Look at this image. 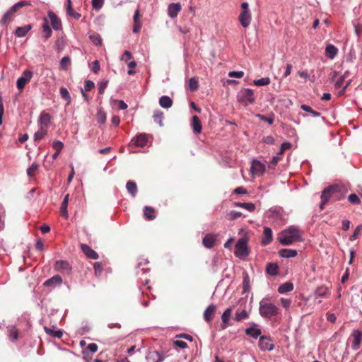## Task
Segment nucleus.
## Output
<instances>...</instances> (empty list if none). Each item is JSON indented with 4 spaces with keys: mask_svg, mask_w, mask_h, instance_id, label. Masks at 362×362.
<instances>
[{
    "mask_svg": "<svg viewBox=\"0 0 362 362\" xmlns=\"http://www.w3.org/2000/svg\"><path fill=\"white\" fill-rule=\"evenodd\" d=\"M154 122L158 123L160 127L163 126V113L160 110H156L153 114Z\"/></svg>",
    "mask_w": 362,
    "mask_h": 362,
    "instance_id": "obj_43",
    "label": "nucleus"
},
{
    "mask_svg": "<svg viewBox=\"0 0 362 362\" xmlns=\"http://www.w3.org/2000/svg\"><path fill=\"white\" fill-rule=\"evenodd\" d=\"M348 201L354 205H359L361 204V200L358 196L356 194H351L348 196Z\"/></svg>",
    "mask_w": 362,
    "mask_h": 362,
    "instance_id": "obj_53",
    "label": "nucleus"
},
{
    "mask_svg": "<svg viewBox=\"0 0 362 362\" xmlns=\"http://www.w3.org/2000/svg\"><path fill=\"white\" fill-rule=\"evenodd\" d=\"M300 108L304 110L305 112H309L310 114H312V115L313 117H319L320 115V113L314 110L313 109H312L310 106L307 105H301L300 106Z\"/></svg>",
    "mask_w": 362,
    "mask_h": 362,
    "instance_id": "obj_50",
    "label": "nucleus"
},
{
    "mask_svg": "<svg viewBox=\"0 0 362 362\" xmlns=\"http://www.w3.org/2000/svg\"><path fill=\"white\" fill-rule=\"evenodd\" d=\"M51 121V116L49 113L42 112L40 113L39 119H38V123L41 125V127H44L46 128Z\"/></svg>",
    "mask_w": 362,
    "mask_h": 362,
    "instance_id": "obj_27",
    "label": "nucleus"
},
{
    "mask_svg": "<svg viewBox=\"0 0 362 362\" xmlns=\"http://www.w3.org/2000/svg\"><path fill=\"white\" fill-rule=\"evenodd\" d=\"M345 187L339 185H332L326 187L321 194L320 209H324L325 205L329 202L331 197L335 200H340L345 196Z\"/></svg>",
    "mask_w": 362,
    "mask_h": 362,
    "instance_id": "obj_1",
    "label": "nucleus"
},
{
    "mask_svg": "<svg viewBox=\"0 0 362 362\" xmlns=\"http://www.w3.org/2000/svg\"><path fill=\"white\" fill-rule=\"evenodd\" d=\"M47 15L50 20V23L52 28L55 30H62V22L61 20L57 17V16L52 11H49Z\"/></svg>",
    "mask_w": 362,
    "mask_h": 362,
    "instance_id": "obj_13",
    "label": "nucleus"
},
{
    "mask_svg": "<svg viewBox=\"0 0 362 362\" xmlns=\"http://www.w3.org/2000/svg\"><path fill=\"white\" fill-rule=\"evenodd\" d=\"M265 165L259 160L255 159L252 161L250 171L254 176H262L265 172Z\"/></svg>",
    "mask_w": 362,
    "mask_h": 362,
    "instance_id": "obj_10",
    "label": "nucleus"
},
{
    "mask_svg": "<svg viewBox=\"0 0 362 362\" xmlns=\"http://www.w3.org/2000/svg\"><path fill=\"white\" fill-rule=\"evenodd\" d=\"M126 188L132 197H135L137 194V186L135 182L129 180L126 184Z\"/></svg>",
    "mask_w": 362,
    "mask_h": 362,
    "instance_id": "obj_34",
    "label": "nucleus"
},
{
    "mask_svg": "<svg viewBox=\"0 0 362 362\" xmlns=\"http://www.w3.org/2000/svg\"><path fill=\"white\" fill-rule=\"evenodd\" d=\"M89 37L94 45L97 46H100L102 45V38L99 34L93 33L90 35Z\"/></svg>",
    "mask_w": 362,
    "mask_h": 362,
    "instance_id": "obj_47",
    "label": "nucleus"
},
{
    "mask_svg": "<svg viewBox=\"0 0 362 362\" xmlns=\"http://www.w3.org/2000/svg\"><path fill=\"white\" fill-rule=\"evenodd\" d=\"M191 127L195 134H199L202 130V124L197 115H194L192 118Z\"/></svg>",
    "mask_w": 362,
    "mask_h": 362,
    "instance_id": "obj_20",
    "label": "nucleus"
},
{
    "mask_svg": "<svg viewBox=\"0 0 362 362\" xmlns=\"http://www.w3.org/2000/svg\"><path fill=\"white\" fill-rule=\"evenodd\" d=\"M330 295V291L328 287L322 285L317 287L314 291L315 298L318 297H328Z\"/></svg>",
    "mask_w": 362,
    "mask_h": 362,
    "instance_id": "obj_23",
    "label": "nucleus"
},
{
    "mask_svg": "<svg viewBox=\"0 0 362 362\" xmlns=\"http://www.w3.org/2000/svg\"><path fill=\"white\" fill-rule=\"evenodd\" d=\"M248 238L243 236L240 238L235 245L234 255L235 257L244 259L248 257L250 254V248L248 247Z\"/></svg>",
    "mask_w": 362,
    "mask_h": 362,
    "instance_id": "obj_4",
    "label": "nucleus"
},
{
    "mask_svg": "<svg viewBox=\"0 0 362 362\" xmlns=\"http://www.w3.org/2000/svg\"><path fill=\"white\" fill-rule=\"evenodd\" d=\"M267 217L272 223L279 224L284 220L283 210L278 207L271 208L267 212Z\"/></svg>",
    "mask_w": 362,
    "mask_h": 362,
    "instance_id": "obj_8",
    "label": "nucleus"
},
{
    "mask_svg": "<svg viewBox=\"0 0 362 362\" xmlns=\"http://www.w3.org/2000/svg\"><path fill=\"white\" fill-rule=\"evenodd\" d=\"M97 121L100 124H105L106 121V114L102 110H98L97 112Z\"/></svg>",
    "mask_w": 362,
    "mask_h": 362,
    "instance_id": "obj_52",
    "label": "nucleus"
},
{
    "mask_svg": "<svg viewBox=\"0 0 362 362\" xmlns=\"http://www.w3.org/2000/svg\"><path fill=\"white\" fill-rule=\"evenodd\" d=\"M95 86L94 83L90 80H86L84 83V88L81 90L84 91H90Z\"/></svg>",
    "mask_w": 362,
    "mask_h": 362,
    "instance_id": "obj_58",
    "label": "nucleus"
},
{
    "mask_svg": "<svg viewBox=\"0 0 362 362\" xmlns=\"http://www.w3.org/2000/svg\"><path fill=\"white\" fill-rule=\"evenodd\" d=\"M270 82H271V81L269 77H264V78H262L256 79V80L253 81V83L257 86H267V85H269L270 83Z\"/></svg>",
    "mask_w": 362,
    "mask_h": 362,
    "instance_id": "obj_44",
    "label": "nucleus"
},
{
    "mask_svg": "<svg viewBox=\"0 0 362 362\" xmlns=\"http://www.w3.org/2000/svg\"><path fill=\"white\" fill-rule=\"evenodd\" d=\"M149 262L147 259L140 258L139 259V262L137 263L136 269H137V274L142 272V274H145L149 271V267H148Z\"/></svg>",
    "mask_w": 362,
    "mask_h": 362,
    "instance_id": "obj_21",
    "label": "nucleus"
},
{
    "mask_svg": "<svg viewBox=\"0 0 362 362\" xmlns=\"http://www.w3.org/2000/svg\"><path fill=\"white\" fill-rule=\"evenodd\" d=\"M181 4L180 3H171L168 6V15L171 18H175L177 16L181 11Z\"/></svg>",
    "mask_w": 362,
    "mask_h": 362,
    "instance_id": "obj_17",
    "label": "nucleus"
},
{
    "mask_svg": "<svg viewBox=\"0 0 362 362\" xmlns=\"http://www.w3.org/2000/svg\"><path fill=\"white\" fill-rule=\"evenodd\" d=\"M350 75L349 71H346L343 75H341L339 78L334 83V88L337 89L341 88L343 86L344 83L346 78H348Z\"/></svg>",
    "mask_w": 362,
    "mask_h": 362,
    "instance_id": "obj_37",
    "label": "nucleus"
},
{
    "mask_svg": "<svg viewBox=\"0 0 362 362\" xmlns=\"http://www.w3.org/2000/svg\"><path fill=\"white\" fill-rule=\"evenodd\" d=\"M47 129L44 127H41L40 129L36 132L34 134V139L35 141H39L45 137V136L47 134Z\"/></svg>",
    "mask_w": 362,
    "mask_h": 362,
    "instance_id": "obj_41",
    "label": "nucleus"
},
{
    "mask_svg": "<svg viewBox=\"0 0 362 362\" xmlns=\"http://www.w3.org/2000/svg\"><path fill=\"white\" fill-rule=\"evenodd\" d=\"M249 317V314L246 310H238L235 314V320L237 322H240L243 320L247 319Z\"/></svg>",
    "mask_w": 362,
    "mask_h": 362,
    "instance_id": "obj_39",
    "label": "nucleus"
},
{
    "mask_svg": "<svg viewBox=\"0 0 362 362\" xmlns=\"http://www.w3.org/2000/svg\"><path fill=\"white\" fill-rule=\"evenodd\" d=\"M105 0H92V6L96 10L99 11L103 6Z\"/></svg>",
    "mask_w": 362,
    "mask_h": 362,
    "instance_id": "obj_56",
    "label": "nucleus"
},
{
    "mask_svg": "<svg viewBox=\"0 0 362 362\" xmlns=\"http://www.w3.org/2000/svg\"><path fill=\"white\" fill-rule=\"evenodd\" d=\"M33 75V74L32 71H30L29 70H26L23 72L21 78H24L25 80V81L29 82L30 81V79L32 78Z\"/></svg>",
    "mask_w": 362,
    "mask_h": 362,
    "instance_id": "obj_61",
    "label": "nucleus"
},
{
    "mask_svg": "<svg viewBox=\"0 0 362 362\" xmlns=\"http://www.w3.org/2000/svg\"><path fill=\"white\" fill-rule=\"evenodd\" d=\"M352 336L354 338L352 347L354 349L357 350L359 348L361 339V332L359 330H354L353 332Z\"/></svg>",
    "mask_w": 362,
    "mask_h": 362,
    "instance_id": "obj_36",
    "label": "nucleus"
},
{
    "mask_svg": "<svg viewBox=\"0 0 362 362\" xmlns=\"http://www.w3.org/2000/svg\"><path fill=\"white\" fill-rule=\"evenodd\" d=\"M60 95L63 99H64L68 104L71 103V98L68 90L66 88L62 87L59 90Z\"/></svg>",
    "mask_w": 362,
    "mask_h": 362,
    "instance_id": "obj_45",
    "label": "nucleus"
},
{
    "mask_svg": "<svg viewBox=\"0 0 362 362\" xmlns=\"http://www.w3.org/2000/svg\"><path fill=\"white\" fill-rule=\"evenodd\" d=\"M216 240L217 235L216 234L208 233L203 238L202 243L205 247L211 249L214 246Z\"/></svg>",
    "mask_w": 362,
    "mask_h": 362,
    "instance_id": "obj_16",
    "label": "nucleus"
},
{
    "mask_svg": "<svg viewBox=\"0 0 362 362\" xmlns=\"http://www.w3.org/2000/svg\"><path fill=\"white\" fill-rule=\"evenodd\" d=\"M337 52H338L337 48L332 45H329L326 46V47H325V55L331 59H332L335 57Z\"/></svg>",
    "mask_w": 362,
    "mask_h": 362,
    "instance_id": "obj_32",
    "label": "nucleus"
},
{
    "mask_svg": "<svg viewBox=\"0 0 362 362\" xmlns=\"http://www.w3.org/2000/svg\"><path fill=\"white\" fill-rule=\"evenodd\" d=\"M173 344L175 346H177L182 349H185L187 347V344L185 341L180 340V339H176L173 341Z\"/></svg>",
    "mask_w": 362,
    "mask_h": 362,
    "instance_id": "obj_64",
    "label": "nucleus"
},
{
    "mask_svg": "<svg viewBox=\"0 0 362 362\" xmlns=\"http://www.w3.org/2000/svg\"><path fill=\"white\" fill-rule=\"evenodd\" d=\"M199 88L198 80L195 77H192L189 80V89L191 91H195Z\"/></svg>",
    "mask_w": 362,
    "mask_h": 362,
    "instance_id": "obj_48",
    "label": "nucleus"
},
{
    "mask_svg": "<svg viewBox=\"0 0 362 362\" xmlns=\"http://www.w3.org/2000/svg\"><path fill=\"white\" fill-rule=\"evenodd\" d=\"M237 100L245 106L253 104L255 101L253 90L242 88L237 94Z\"/></svg>",
    "mask_w": 362,
    "mask_h": 362,
    "instance_id": "obj_6",
    "label": "nucleus"
},
{
    "mask_svg": "<svg viewBox=\"0 0 362 362\" xmlns=\"http://www.w3.org/2000/svg\"><path fill=\"white\" fill-rule=\"evenodd\" d=\"M133 27H132V31L134 33H139L141 31V27H142V23L140 20V9L139 7H138L134 14L133 16Z\"/></svg>",
    "mask_w": 362,
    "mask_h": 362,
    "instance_id": "obj_12",
    "label": "nucleus"
},
{
    "mask_svg": "<svg viewBox=\"0 0 362 362\" xmlns=\"http://www.w3.org/2000/svg\"><path fill=\"white\" fill-rule=\"evenodd\" d=\"M148 137L146 134H139L132 139V144L138 147H144L146 146Z\"/></svg>",
    "mask_w": 362,
    "mask_h": 362,
    "instance_id": "obj_14",
    "label": "nucleus"
},
{
    "mask_svg": "<svg viewBox=\"0 0 362 362\" xmlns=\"http://www.w3.org/2000/svg\"><path fill=\"white\" fill-rule=\"evenodd\" d=\"M54 269L62 274L69 275L71 273L72 267L67 261L57 260L55 262Z\"/></svg>",
    "mask_w": 362,
    "mask_h": 362,
    "instance_id": "obj_9",
    "label": "nucleus"
},
{
    "mask_svg": "<svg viewBox=\"0 0 362 362\" xmlns=\"http://www.w3.org/2000/svg\"><path fill=\"white\" fill-rule=\"evenodd\" d=\"M293 290V284L291 282H286L280 285L278 288V292L281 294L286 293Z\"/></svg>",
    "mask_w": 362,
    "mask_h": 362,
    "instance_id": "obj_35",
    "label": "nucleus"
},
{
    "mask_svg": "<svg viewBox=\"0 0 362 362\" xmlns=\"http://www.w3.org/2000/svg\"><path fill=\"white\" fill-rule=\"evenodd\" d=\"M259 313L264 319H273L281 314V310L269 301V298L265 297L259 303Z\"/></svg>",
    "mask_w": 362,
    "mask_h": 362,
    "instance_id": "obj_3",
    "label": "nucleus"
},
{
    "mask_svg": "<svg viewBox=\"0 0 362 362\" xmlns=\"http://www.w3.org/2000/svg\"><path fill=\"white\" fill-rule=\"evenodd\" d=\"M361 230H362V225L358 226L356 228V229L354 230L353 234L351 235V237L349 238L350 240L354 241V240H356L358 238Z\"/></svg>",
    "mask_w": 362,
    "mask_h": 362,
    "instance_id": "obj_57",
    "label": "nucleus"
},
{
    "mask_svg": "<svg viewBox=\"0 0 362 362\" xmlns=\"http://www.w3.org/2000/svg\"><path fill=\"white\" fill-rule=\"evenodd\" d=\"M273 240L272 230L269 227H265L263 230V236L261 243L262 245H267L272 243Z\"/></svg>",
    "mask_w": 362,
    "mask_h": 362,
    "instance_id": "obj_19",
    "label": "nucleus"
},
{
    "mask_svg": "<svg viewBox=\"0 0 362 362\" xmlns=\"http://www.w3.org/2000/svg\"><path fill=\"white\" fill-rule=\"evenodd\" d=\"M62 283V279L59 275H54L52 278L45 281L44 286L46 287H55Z\"/></svg>",
    "mask_w": 362,
    "mask_h": 362,
    "instance_id": "obj_24",
    "label": "nucleus"
},
{
    "mask_svg": "<svg viewBox=\"0 0 362 362\" xmlns=\"http://www.w3.org/2000/svg\"><path fill=\"white\" fill-rule=\"evenodd\" d=\"M159 105L163 108H169L173 105V100L168 95L161 96L159 99Z\"/></svg>",
    "mask_w": 362,
    "mask_h": 362,
    "instance_id": "obj_33",
    "label": "nucleus"
},
{
    "mask_svg": "<svg viewBox=\"0 0 362 362\" xmlns=\"http://www.w3.org/2000/svg\"><path fill=\"white\" fill-rule=\"evenodd\" d=\"M33 26L30 24L24 26L17 27L15 30V35L18 37H25L28 33L32 29Z\"/></svg>",
    "mask_w": 362,
    "mask_h": 362,
    "instance_id": "obj_25",
    "label": "nucleus"
},
{
    "mask_svg": "<svg viewBox=\"0 0 362 362\" xmlns=\"http://www.w3.org/2000/svg\"><path fill=\"white\" fill-rule=\"evenodd\" d=\"M27 83H28V82L25 81V80L24 78L19 77L16 81V86L18 90H22L24 88V87Z\"/></svg>",
    "mask_w": 362,
    "mask_h": 362,
    "instance_id": "obj_60",
    "label": "nucleus"
},
{
    "mask_svg": "<svg viewBox=\"0 0 362 362\" xmlns=\"http://www.w3.org/2000/svg\"><path fill=\"white\" fill-rule=\"evenodd\" d=\"M81 249L88 258L92 259H98L99 256H98V253L95 250H93L91 247H90L88 245L81 244Z\"/></svg>",
    "mask_w": 362,
    "mask_h": 362,
    "instance_id": "obj_18",
    "label": "nucleus"
},
{
    "mask_svg": "<svg viewBox=\"0 0 362 362\" xmlns=\"http://www.w3.org/2000/svg\"><path fill=\"white\" fill-rule=\"evenodd\" d=\"M44 329L48 335L52 336L53 337L60 339L63 336V332L61 329L56 330L54 329V327L50 328L47 327H44Z\"/></svg>",
    "mask_w": 362,
    "mask_h": 362,
    "instance_id": "obj_31",
    "label": "nucleus"
},
{
    "mask_svg": "<svg viewBox=\"0 0 362 362\" xmlns=\"http://www.w3.org/2000/svg\"><path fill=\"white\" fill-rule=\"evenodd\" d=\"M127 66L129 68V70L127 71V74L129 75H133L135 74V68L136 66V63L134 61H131L127 64Z\"/></svg>",
    "mask_w": 362,
    "mask_h": 362,
    "instance_id": "obj_59",
    "label": "nucleus"
},
{
    "mask_svg": "<svg viewBox=\"0 0 362 362\" xmlns=\"http://www.w3.org/2000/svg\"><path fill=\"white\" fill-rule=\"evenodd\" d=\"M39 168V165L36 163H33L28 169H27V175L29 177L35 176L36 172L37 171Z\"/></svg>",
    "mask_w": 362,
    "mask_h": 362,
    "instance_id": "obj_46",
    "label": "nucleus"
},
{
    "mask_svg": "<svg viewBox=\"0 0 362 362\" xmlns=\"http://www.w3.org/2000/svg\"><path fill=\"white\" fill-rule=\"evenodd\" d=\"M245 334L257 339L258 337H261L262 330L258 327L257 324L253 323L251 327L245 329Z\"/></svg>",
    "mask_w": 362,
    "mask_h": 362,
    "instance_id": "obj_15",
    "label": "nucleus"
},
{
    "mask_svg": "<svg viewBox=\"0 0 362 362\" xmlns=\"http://www.w3.org/2000/svg\"><path fill=\"white\" fill-rule=\"evenodd\" d=\"M278 240L282 245H290L293 243L301 241L302 235L299 227L291 226L284 229L279 233Z\"/></svg>",
    "mask_w": 362,
    "mask_h": 362,
    "instance_id": "obj_2",
    "label": "nucleus"
},
{
    "mask_svg": "<svg viewBox=\"0 0 362 362\" xmlns=\"http://www.w3.org/2000/svg\"><path fill=\"white\" fill-rule=\"evenodd\" d=\"M216 306L214 304L209 305L204 313V319L207 322H211L214 313L216 311Z\"/></svg>",
    "mask_w": 362,
    "mask_h": 362,
    "instance_id": "obj_26",
    "label": "nucleus"
},
{
    "mask_svg": "<svg viewBox=\"0 0 362 362\" xmlns=\"http://www.w3.org/2000/svg\"><path fill=\"white\" fill-rule=\"evenodd\" d=\"M144 216L146 220L152 221L156 218L155 209L151 206H144Z\"/></svg>",
    "mask_w": 362,
    "mask_h": 362,
    "instance_id": "obj_29",
    "label": "nucleus"
},
{
    "mask_svg": "<svg viewBox=\"0 0 362 362\" xmlns=\"http://www.w3.org/2000/svg\"><path fill=\"white\" fill-rule=\"evenodd\" d=\"M30 1H21L13 6H12L3 16L2 18L0 21V24L3 26H7L10 18L14 15V13L19 10L20 8L26 6H30Z\"/></svg>",
    "mask_w": 362,
    "mask_h": 362,
    "instance_id": "obj_5",
    "label": "nucleus"
},
{
    "mask_svg": "<svg viewBox=\"0 0 362 362\" xmlns=\"http://www.w3.org/2000/svg\"><path fill=\"white\" fill-rule=\"evenodd\" d=\"M68 204L65 202H62L61 206H60V214L64 218H68L69 214H68Z\"/></svg>",
    "mask_w": 362,
    "mask_h": 362,
    "instance_id": "obj_54",
    "label": "nucleus"
},
{
    "mask_svg": "<svg viewBox=\"0 0 362 362\" xmlns=\"http://www.w3.org/2000/svg\"><path fill=\"white\" fill-rule=\"evenodd\" d=\"M71 64V59L69 56H64L60 61V69L62 70H67Z\"/></svg>",
    "mask_w": 362,
    "mask_h": 362,
    "instance_id": "obj_40",
    "label": "nucleus"
},
{
    "mask_svg": "<svg viewBox=\"0 0 362 362\" xmlns=\"http://www.w3.org/2000/svg\"><path fill=\"white\" fill-rule=\"evenodd\" d=\"M242 216V213L236 211H230L226 214V217L230 221H234Z\"/></svg>",
    "mask_w": 362,
    "mask_h": 362,
    "instance_id": "obj_51",
    "label": "nucleus"
},
{
    "mask_svg": "<svg viewBox=\"0 0 362 362\" xmlns=\"http://www.w3.org/2000/svg\"><path fill=\"white\" fill-rule=\"evenodd\" d=\"M279 255L284 258L294 257L298 255V252L294 249H281L279 252Z\"/></svg>",
    "mask_w": 362,
    "mask_h": 362,
    "instance_id": "obj_28",
    "label": "nucleus"
},
{
    "mask_svg": "<svg viewBox=\"0 0 362 362\" xmlns=\"http://www.w3.org/2000/svg\"><path fill=\"white\" fill-rule=\"evenodd\" d=\"M52 147L54 148L57 151L61 152L62 148H64V144L60 141H54L52 143Z\"/></svg>",
    "mask_w": 362,
    "mask_h": 362,
    "instance_id": "obj_63",
    "label": "nucleus"
},
{
    "mask_svg": "<svg viewBox=\"0 0 362 362\" xmlns=\"http://www.w3.org/2000/svg\"><path fill=\"white\" fill-rule=\"evenodd\" d=\"M259 347L262 351H272L274 348V344L269 337L261 336L259 340Z\"/></svg>",
    "mask_w": 362,
    "mask_h": 362,
    "instance_id": "obj_11",
    "label": "nucleus"
},
{
    "mask_svg": "<svg viewBox=\"0 0 362 362\" xmlns=\"http://www.w3.org/2000/svg\"><path fill=\"white\" fill-rule=\"evenodd\" d=\"M8 339L12 342H16L18 338V330L14 325H9L6 327Z\"/></svg>",
    "mask_w": 362,
    "mask_h": 362,
    "instance_id": "obj_22",
    "label": "nucleus"
},
{
    "mask_svg": "<svg viewBox=\"0 0 362 362\" xmlns=\"http://www.w3.org/2000/svg\"><path fill=\"white\" fill-rule=\"evenodd\" d=\"M291 147V144L289 142H284L281 145L280 150L278 153L279 155L283 154L286 150L289 149Z\"/></svg>",
    "mask_w": 362,
    "mask_h": 362,
    "instance_id": "obj_62",
    "label": "nucleus"
},
{
    "mask_svg": "<svg viewBox=\"0 0 362 362\" xmlns=\"http://www.w3.org/2000/svg\"><path fill=\"white\" fill-rule=\"evenodd\" d=\"M241 9L242 11L238 16V21L243 28H247L252 21L248 3L243 2L241 4Z\"/></svg>",
    "mask_w": 362,
    "mask_h": 362,
    "instance_id": "obj_7",
    "label": "nucleus"
},
{
    "mask_svg": "<svg viewBox=\"0 0 362 362\" xmlns=\"http://www.w3.org/2000/svg\"><path fill=\"white\" fill-rule=\"evenodd\" d=\"M257 117H258L260 120L267 122L269 124H272L274 121V115L272 114L271 116L267 117L263 115L257 114L256 115Z\"/></svg>",
    "mask_w": 362,
    "mask_h": 362,
    "instance_id": "obj_49",
    "label": "nucleus"
},
{
    "mask_svg": "<svg viewBox=\"0 0 362 362\" xmlns=\"http://www.w3.org/2000/svg\"><path fill=\"white\" fill-rule=\"evenodd\" d=\"M42 35L45 40L49 39L52 34V29L48 25V21L47 18H44V23L42 25Z\"/></svg>",
    "mask_w": 362,
    "mask_h": 362,
    "instance_id": "obj_30",
    "label": "nucleus"
},
{
    "mask_svg": "<svg viewBox=\"0 0 362 362\" xmlns=\"http://www.w3.org/2000/svg\"><path fill=\"white\" fill-rule=\"evenodd\" d=\"M279 267L276 263H269L266 267L267 274L272 276H276L278 274Z\"/></svg>",
    "mask_w": 362,
    "mask_h": 362,
    "instance_id": "obj_38",
    "label": "nucleus"
},
{
    "mask_svg": "<svg viewBox=\"0 0 362 362\" xmlns=\"http://www.w3.org/2000/svg\"><path fill=\"white\" fill-rule=\"evenodd\" d=\"M231 313H232L231 308H228L227 309L225 310V311L223 312V313L221 315V320H222L223 323H224V324L228 323Z\"/></svg>",
    "mask_w": 362,
    "mask_h": 362,
    "instance_id": "obj_42",
    "label": "nucleus"
},
{
    "mask_svg": "<svg viewBox=\"0 0 362 362\" xmlns=\"http://www.w3.org/2000/svg\"><path fill=\"white\" fill-rule=\"evenodd\" d=\"M108 81H101L98 83V94L103 95L107 86Z\"/></svg>",
    "mask_w": 362,
    "mask_h": 362,
    "instance_id": "obj_55",
    "label": "nucleus"
}]
</instances>
